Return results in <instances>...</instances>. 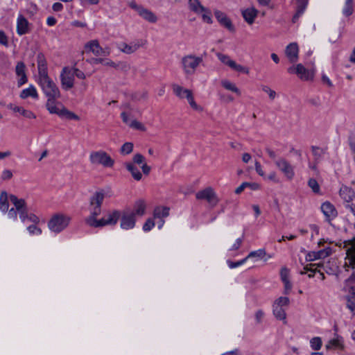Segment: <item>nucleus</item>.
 Masks as SVG:
<instances>
[{
  "instance_id": "47",
  "label": "nucleus",
  "mask_w": 355,
  "mask_h": 355,
  "mask_svg": "<svg viewBox=\"0 0 355 355\" xmlns=\"http://www.w3.org/2000/svg\"><path fill=\"white\" fill-rule=\"evenodd\" d=\"M189 103L190 106L195 110L202 111V107L197 105L196 101H194V98L193 96L192 92L187 96L186 98Z\"/></svg>"
},
{
  "instance_id": "7",
  "label": "nucleus",
  "mask_w": 355,
  "mask_h": 355,
  "mask_svg": "<svg viewBox=\"0 0 355 355\" xmlns=\"http://www.w3.org/2000/svg\"><path fill=\"white\" fill-rule=\"evenodd\" d=\"M70 220L71 218L67 215L55 214L48 222V227L51 232L59 233L68 226Z\"/></svg>"
},
{
  "instance_id": "31",
  "label": "nucleus",
  "mask_w": 355,
  "mask_h": 355,
  "mask_svg": "<svg viewBox=\"0 0 355 355\" xmlns=\"http://www.w3.org/2000/svg\"><path fill=\"white\" fill-rule=\"evenodd\" d=\"M85 48L89 49L96 56L101 55L102 47L100 46L99 42L96 40H91L85 44Z\"/></svg>"
},
{
  "instance_id": "8",
  "label": "nucleus",
  "mask_w": 355,
  "mask_h": 355,
  "mask_svg": "<svg viewBox=\"0 0 355 355\" xmlns=\"http://www.w3.org/2000/svg\"><path fill=\"white\" fill-rule=\"evenodd\" d=\"M89 161L92 164L102 165L104 167H112L114 164V160L103 150L92 152Z\"/></svg>"
},
{
  "instance_id": "57",
  "label": "nucleus",
  "mask_w": 355,
  "mask_h": 355,
  "mask_svg": "<svg viewBox=\"0 0 355 355\" xmlns=\"http://www.w3.org/2000/svg\"><path fill=\"white\" fill-rule=\"evenodd\" d=\"M12 178V173L9 169H4L1 173V179L3 180H8Z\"/></svg>"
},
{
  "instance_id": "51",
  "label": "nucleus",
  "mask_w": 355,
  "mask_h": 355,
  "mask_svg": "<svg viewBox=\"0 0 355 355\" xmlns=\"http://www.w3.org/2000/svg\"><path fill=\"white\" fill-rule=\"evenodd\" d=\"M289 299L287 297H280L275 300L273 305H277L278 306H285L289 304Z\"/></svg>"
},
{
  "instance_id": "19",
  "label": "nucleus",
  "mask_w": 355,
  "mask_h": 355,
  "mask_svg": "<svg viewBox=\"0 0 355 355\" xmlns=\"http://www.w3.org/2000/svg\"><path fill=\"white\" fill-rule=\"evenodd\" d=\"M30 31V24L28 21L21 15H19L17 19V33L19 35L27 34Z\"/></svg>"
},
{
  "instance_id": "56",
  "label": "nucleus",
  "mask_w": 355,
  "mask_h": 355,
  "mask_svg": "<svg viewBox=\"0 0 355 355\" xmlns=\"http://www.w3.org/2000/svg\"><path fill=\"white\" fill-rule=\"evenodd\" d=\"M0 44L8 46V39L5 33L0 30Z\"/></svg>"
},
{
  "instance_id": "35",
  "label": "nucleus",
  "mask_w": 355,
  "mask_h": 355,
  "mask_svg": "<svg viewBox=\"0 0 355 355\" xmlns=\"http://www.w3.org/2000/svg\"><path fill=\"white\" fill-rule=\"evenodd\" d=\"M221 85L227 90L231 91L235 93L237 96L241 95V90L236 87V85L230 81L229 80L225 79L221 80Z\"/></svg>"
},
{
  "instance_id": "41",
  "label": "nucleus",
  "mask_w": 355,
  "mask_h": 355,
  "mask_svg": "<svg viewBox=\"0 0 355 355\" xmlns=\"http://www.w3.org/2000/svg\"><path fill=\"white\" fill-rule=\"evenodd\" d=\"M354 12V2L353 0H345V4L343 8V14L345 17H349L352 15Z\"/></svg>"
},
{
  "instance_id": "2",
  "label": "nucleus",
  "mask_w": 355,
  "mask_h": 355,
  "mask_svg": "<svg viewBox=\"0 0 355 355\" xmlns=\"http://www.w3.org/2000/svg\"><path fill=\"white\" fill-rule=\"evenodd\" d=\"M120 211L112 210L108 211L100 219H98L97 217L85 218V223L89 227L101 228L107 225H115L120 218Z\"/></svg>"
},
{
  "instance_id": "3",
  "label": "nucleus",
  "mask_w": 355,
  "mask_h": 355,
  "mask_svg": "<svg viewBox=\"0 0 355 355\" xmlns=\"http://www.w3.org/2000/svg\"><path fill=\"white\" fill-rule=\"evenodd\" d=\"M344 248H346L347 257L344 267L347 271L349 268L352 272L349 277L346 279L345 285L347 286H355V240L347 241L344 242Z\"/></svg>"
},
{
  "instance_id": "52",
  "label": "nucleus",
  "mask_w": 355,
  "mask_h": 355,
  "mask_svg": "<svg viewBox=\"0 0 355 355\" xmlns=\"http://www.w3.org/2000/svg\"><path fill=\"white\" fill-rule=\"evenodd\" d=\"M37 224H33L27 227V230L31 235H40L42 234V230L38 227Z\"/></svg>"
},
{
  "instance_id": "21",
  "label": "nucleus",
  "mask_w": 355,
  "mask_h": 355,
  "mask_svg": "<svg viewBox=\"0 0 355 355\" xmlns=\"http://www.w3.org/2000/svg\"><path fill=\"white\" fill-rule=\"evenodd\" d=\"M141 46L139 41L126 44L125 42L119 43L117 47L119 51L126 54H131L135 52Z\"/></svg>"
},
{
  "instance_id": "60",
  "label": "nucleus",
  "mask_w": 355,
  "mask_h": 355,
  "mask_svg": "<svg viewBox=\"0 0 355 355\" xmlns=\"http://www.w3.org/2000/svg\"><path fill=\"white\" fill-rule=\"evenodd\" d=\"M247 260L248 259L245 257L243 259L236 261V262L228 261V266L230 268H235L236 267H239V266L243 265L244 263L246 262Z\"/></svg>"
},
{
  "instance_id": "20",
  "label": "nucleus",
  "mask_w": 355,
  "mask_h": 355,
  "mask_svg": "<svg viewBox=\"0 0 355 355\" xmlns=\"http://www.w3.org/2000/svg\"><path fill=\"white\" fill-rule=\"evenodd\" d=\"M8 108L14 112H17L26 119H36V115L31 110H26L21 106H18L12 103L8 105Z\"/></svg>"
},
{
  "instance_id": "15",
  "label": "nucleus",
  "mask_w": 355,
  "mask_h": 355,
  "mask_svg": "<svg viewBox=\"0 0 355 355\" xmlns=\"http://www.w3.org/2000/svg\"><path fill=\"white\" fill-rule=\"evenodd\" d=\"M287 71L289 73H295L302 80L306 81L313 78V73L306 69L302 64L292 66Z\"/></svg>"
},
{
  "instance_id": "4",
  "label": "nucleus",
  "mask_w": 355,
  "mask_h": 355,
  "mask_svg": "<svg viewBox=\"0 0 355 355\" xmlns=\"http://www.w3.org/2000/svg\"><path fill=\"white\" fill-rule=\"evenodd\" d=\"M202 63V56L191 53L184 55L180 61L182 69L186 76L193 75Z\"/></svg>"
},
{
  "instance_id": "55",
  "label": "nucleus",
  "mask_w": 355,
  "mask_h": 355,
  "mask_svg": "<svg viewBox=\"0 0 355 355\" xmlns=\"http://www.w3.org/2000/svg\"><path fill=\"white\" fill-rule=\"evenodd\" d=\"M155 226V223L152 218H148L146 220L145 223L143 225V230L144 232H148Z\"/></svg>"
},
{
  "instance_id": "45",
  "label": "nucleus",
  "mask_w": 355,
  "mask_h": 355,
  "mask_svg": "<svg viewBox=\"0 0 355 355\" xmlns=\"http://www.w3.org/2000/svg\"><path fill=\"white\" fill-rule=\"evenodd\" d=\"M261 89L268 95V97L271 101H273L277 96L276 92L268 85H262Z\"/></svg>"
},
{
  "instance_id": "18",
  "label": "nucleus",
  "mask_w": 355,
  "mask_h": 355,
  "mask_svg": "<svg viewBox=\"0 0 355 355\" xmlns=\"http://www.w3.org/2000/svg\"><path fill=\"white\" fill-rule=\"evenodd\" d=\"M214 15L220 24V25L225 27L230 31H234V27L231 20L227 17L225 13H224L222 11L216 10L214 11Z\"/></svg>"
},
{
  "instance_id": "14",
  "label": "nucleus",
  "mask_w": 355,
  "mask_h": 355,
  "mask_svg": "<svg viewBox=\"0 0 355 355\" xmlns=\"http://www.w3.org/2000/svg\"><path fill=\"white\" fill-rule=\"evenodd\" d=\"M196 198L198 200H206L211 206H215L218 202L217 196L211 187L197 192Z\"/></svg>"
},
{
  "instance_id": "54",
  "label": "nucleus",
  "mask_w": 355,
  "mask_h": 355,
  "mask_svg": "<svg viewBox=\"0 0 355 355\" xmlns=\"http://www.w3.org/2000/svg\"><path fill=\"white\" fill-rule=\"evenodd\" d=\"M19 214L17 207H12L10 209L8 210V218L15 221L17 219V214Z\"/></svg>"
},
{
  "instance_id": "11",
  "label": "nucleus",
  "mask_w": 355,
  "mask_h": 355,
  "mask_svg": "<svg viewBox=\"0 0 355 355\" xmlns=\"http://www.w3.org/2000/svg\"><path fill=\"white\" fill-rule=\"evenodd\" d=\"M73 74V69L67 67L62 69L60 73V82L64 90H69L73 87L75 79Z\"/></svg>"
},
{
  "instance_id": "62",
  "label": "nucleus",
  "mask_w": 355,
  "mask_h": 355,
  "mask_svg": "<svg viewBox=\"0 0 355 355\" xmlns=\"http://www.w3.org/2000/svg\"><path fill=\"white\" fill-rule=\"evenodd\" d=\"M73 69V76H76L79 79H85V75L83 71L81 70L77 69V68H72Z\"/></svg>"
},
{
  "instance_id": "9",
  "label": "nucleus",
  "mask_w": 355,
  "mask_h": 355,
  "mask_svg": "<svg viewBox=\"0 0 355 355\" xmlns=\"http://www.w3.org/2000/svg\"><path fill=\"white\" fill-rule=\"evenodd\" d=\"M277 168L284 175L287 180H292L295 177L294 166L283 157H279L275 161Z\"/></svg>"
},
{
  "instance_id": "64",
  "label": "nucleus",
  "mask_w": 355,
  "mask_h": 355,
  "mask_svg": "<svg viewBox=\"0 0 355 355\" xmlns=\"http://www.w3.org/2000/svg\"><path fill=\"white\" fill-rule=\"evenodd\" d=\"M243 240L241 239H237L235 241V243L232 245V246L230 248V250H238L241 244H242Z\"/></svg>"
},
{
  "instance_id": "13",
  "label": "nucleus",
  "mask_w": 355,
  "mask_h": 355,
  "mask_svg": "<svg viewBox=\"0 0 355 355\" xmlns=\"http://www.w3.org/2000/svg\"><path fill=\"white\" fill-rule=\"evenodd\" d=\"M120 218V227L123 230H130L135 227L136 219L135 217V213H132L131 210L126 209L122 212L121 211Z\"/></svg>"
},
{
  "instance_id": "50",
  "label": "nucleus",
  "mask_w": 355,
  "mask_h": 355,
  "mask_svg": "<svg viewBox=\"0 0 355 355\" xmlns=\"http://www.w3.org/2000/svg\"><path fill=\"white\" fill-rule=\"evenodd\" d=\"M129 126L135 130L146 131L145 126L141 122L137 120L131 121L129 123Z\"/></svg>"
},
{
  "instance_id": "17",
  "label": "nucleus",
  "mask_w": 355,
  "mask_h": 355,
  "mask_svg": "<svg viewBox=\"0 0 355 355\" xmlns=\"http://www.w3.org/2000/svg\"><path fill=\"white\" fill-rule=\"evenodd\" d=\"M344 290L346 292H348V295L346 296L347 300V307L350 310V311L355 314V286H344Z\"/></svg>"
},
{
  "instance_id": "46",
  "label": "nucleus",
  "mask_w": 355,
  "mask_h": 355,
  "mask_svg": "<svg viewBox=\"0 0 355 355\" xmlns=\"http://www.w3.org/2000/svg\"><path fill=\"white\" fill-rule=\"evenodd\" d=\"M311 347L314 350H319L322 347V340L320 337H314L310 341Z\"/></svg>"
},
{
  "instance_id": "26",
  "label": "nucleus",
  "mask_w": 355,
  "mask_h": 355,
  "mask_svg": "<svg viewBox=\"0 0 355 355\" xmlns=\"http://www.w3.org/2000/svg\"><path fill=\"white\" fill-rule=\"evenodd\" d=\"M131 163H134L135 165H141V168L142 169L144 174H149L150 171V167L148 166L147 164L145 162V157L141 154H135L132 157V162Z\"/></svg>"
},
{
  "instance_id": "24",
  "label": "nucleus",
  "mask_w": 355,
  "mask_h": 355,
  "mask_svg": "<svg viewBox=\"0 0 355 355\" xmlns=\"http://www.w3.org/2000/svg\"><path fill=\"white\" fill-rule=\"evenodd\" d=\"M331 253V250L327 248L324 250H319L318 252H310L306 256L307 261H313L316 259H322L328 257Z\"/></svg>"
},
{
  "instance_id": "63",
  "label": "nucleus",
  "mask_w": 355,
  "mask_h": 355,
  "mask_svg": "<svg viewBox=\"0 0 355 355\" xmlns=\"http://www.w3.org/2000/svg\"><path fill=\"white\" fill-rule=\"evenodd\" d=\"M265 313L262 310H258L255 313V319L257 323H261L263 318H264Z\"/></svg>"
},
{
  "instance_id": "59",
  "label": "nucleus",
  "mask_w": 355,
  "mask_h": 355,
  "mask_svg": "<svg viewBox=\"0 0 355 355\" xmlns=\"http://www.w3.org/2000/svg\"><path fill=\"white\" fill-rule=\"evenodd\" d=\"M349 148L352 151L353 159L355 162V138L354 137H350L349 139Z\"/></svg>"
},
{
  "instance_id": "6",
  "label": "nucleus",
  "mask_w": 355,
  "mask_h": 355,
  "mask_svg": "<svg viewBox=\"0 0 355 355\" xmlns=\"http://www.w3.org/2000/svg\"><path fill=\"white\" fill-rule=\"evenodd\" d=\"M188 8L196 15H200L204 22L212 24L211 10L202 6L200 0H188Z\"/></svg>"
},
{
  "instance_id": "61",
  "label": "nucleus",
  "mask_w": 355,
  "mask_h": 355,
  "mask_svg": "<svg viewBox=\"0 0 355 355\" xmlns=\"http://www.w3.org/2000/svg\"><path fill=\"white\" fill-rule=\"evenodd\" d=\"M288 275H289V270L286 267H284L281 269L280 271V276L282 281H286L288 280Z\"/></svg>"
},
{
  "instance_id": "29",
  "label": "nucleus",
  "mask_w": 355,
  "mask_h": 355,
  "mask_svg": "<svg viewBox=\"0 0 355 355\" xmlns=\"http://www.w3.org/2000/svg\"><path fill=\"white\" fill-rule=\"evenodd\" d=\"M19 97L21 99H26L28 97H31L33 99H38L39 95L35 87L31 85L28 88L21 90Z\"/></svg>"
},
{
  "instance_id": "23",
  "label": "nucleus",
  "mask_w": 355,
  "mask_h": 355,
  "mask_svg": "<svg viewBox=\"0 0 355 355\" xmlns=\"http://www.w3.org/2000/svg\"><path fill=\"white\" fill-rule=\"evenodd\" d=\"M259 11L254 7L245 8L241 11L244 20L251 25L254 23L255 18L257 17Z\"/></svg>"
},
{
  "instance_id": "30",
  "label": "nucleus",
  "mask_w": 355,
  "mask_h": 355,
  "mask_svg": "<svg viewBox=\"0 0 355 355\" xmlns=\"http://www.w3.org/2000/svg\"><path fill=\"white\" fill-rule=\"evenodd\" d=\"M341 198L347 202H351L355 198V192L349 187H344L340 190Z\"/></svg>"
},
{
  "instance_id": "42",
  "label": "nucleus",
  "mask_w": 355,
  "mask_h": 355,
  "mask_svg": "<svg viewBox=\"0 0 355 355\" xmlns=\"http://www.w3.org/2000/svg\"><path fill=\"white\" fill-rule=\"evenodd\" d=\"M273 314L278 320H286V315L283 307L278 306L277 305H273Z\"/></svg>"
},
{
  "instance_id": "53",
  "label": "nucleus",
  "mask_w": 355,
  "mask_h": 355,
  "mask_svg": "<svg viewBox=\"0 0 355 355\" xmlns=\"http://www.w3.org/2000/svg\"><path fill=\"white\" fill-rule=\"evenodd\" d=\"M308 185L314 193L319 192L320 186H319L318 182L315 179H313V178L309 179L308 181Z\"/></svg>"
},
{
  "instance_id": "22",
  "label": "nucleus",
  "mask_w": 355,
  "mask_h": 355,
  "mask_svg": "<svg viewBox=\"0 0 355 355\" xmlns=\"http://www.w3.org/2000/svg\"><path fill=\"white\" fill-rule=\"evenodd\" d=\"M26 66L24 62H17L15 67V73L17 76L19 77L17 80V85L19 87H21L24 84H25L28 79L25 72Z\"/></svg>"
},
{
  "instance_id": "39",
  "label": "nucleus",
  "mask_w": 355,
  "mask_h": 355,
  "mask_svg": "<svg viewBox=\"0 0 355 355\" xmlns=\"http://www.w3.org/2000/svg\"><path fill=\"white\" fill-rule=\"evenodd\" d=\"M104 65L110 66V67H114L115 69H121L123 71H126L129 69V66L126 62H119L118 63H115L110 60H105Z\"/></svg>"
},
{
  "instance_id": "5",
  "label": "nucleus",
  "mask_w": 355,
  "mask_h": 355,
  "mask_svg": "<svg viewBox=\"0 0 355 355\" xmlns=\"http://www.w3.org/2000/svg\"><path fill=\"white\" fill-rule=\"evenodd\" d=\"M105 190L96 191L89 199L90 214L87 218L98 217L102 212L101 205L105 198L107 197Z\"/></svg>"
},
{
  "instance_id": "28",
  "label": "nucleus",
  "mask_w": 355,
  "mask_h": 355,
  "mask_svg": "<svg viewBox=\"0 0 355 355\" xmlns=\"http://www.w3.org/2000/svg\"><path fill=\"white\" fill-rule=\"evenodd\" d=\"M308 2L309 0H297L296 12L292 19L293 23L297 22L299 17L304 13L307 7Z\"/></svg>"
},
{
  "instance_id": "36",
  "label": "nucleus",
  "mask_w": 355,
  "mask_h": 355,
  "mask_svg": "<svg viewBox=\"0 0 355 355\" xmlns=\"http://www.w3.org/2000/svg\"><path fill=\"white\" fill-rule=\"evenodd\" d=\"M172 88L173 93L180 98H187V96L191 92L190 89H184L182 87L176 84H173L172 85Z\"/></svg>"
},
{
  "instance_id": "32",
  "label": "nucleus",
  "mask_w": 355,
  "mask_h": 355,
  "mask_svg": "<svg viewBox=\"0 0 355 355\" xmlns=\"http://www.w3.org/2000/svg\"><path fill=\"white\" fill-rule=\"evenodd\" d=\"M125 167L135 180L139 181L141 180L142 174L134 163L127 162L125 163Z\"/></svg>"
},
{
  "instance_id": "44",
  "label": "nucleus",
  "mask_w": 355,
  "mask_h": 355,
  "mask_svg": "<svg viewBox=\"0 0 355 355\" xmlns=\"http://www.w3.org/2000/svg\"><path fill=\"white\" fill-rule=\"evenodd\" d=\"M216 56L218 58V59L222 62L225 65H227L228 67H230V68H232L234 61L233 60H232L230 56L227 55H225V54H223V53H218L216 54Z\"/></svg>"
},
{
  "instance_id": "16",
  "label": "nucleus",
  "mask_w": 355,
  "mask_h": 355,
  "mask_svg": "<svg viewBox=\"0 0 355 355\" xmlns=\"http://www.w3.org/2000/svg\"><path fill=\"white\" fill-rule=\"evenodd\" d=\"M38 79L37 83L48 79L50 77L48 75L47 64L44 55L39 53L37 56Z\"/></svg>"
},
{
  "instance_id": "1",
  "label": "nucleus",
  "mask_w": 355,
  "mask_h": 355,
  "mask_svg": "<svg viewBox=\"0 0 355 355\" xmlns=\"http://www.w3.org/2000/svg\"><path fill=\"white\" fill-rule=\"evenodd\" d=\"M42 92L47 98L46 108L51 114L58 115L61 118L78 121L79 116L68 110L61 103L55 101L60 98V92L57 85L51 78L38 82Z\"/></svg>"
},
{
  "instance_id": "43",
  "label": "nucleus",
  "mask_w": 355,
  "mask_h": 355,
  "mask_svg": "<svg viewBox=\"0 0 355 355\" xmlns=\"http://www.w3.org/2000/svg\"><path fill=\"white\" fill-rule=\"evenodd\" d=\"M266 254V252L264 249H259L257 250L250 252L246 257V259H249L251 258H256L258 259H261L265 257Z\"/></svg>"
},
{
  "instance_id": "58",
  "label": "nucleus",
  "mask_w": 355,
  "mask_h": 355,
  "mask_svg": "<svg viewBox=\"0 0 355 355\" xmlns=\"http://www.w3.org/2000/svg\"><path fill=\"white\" fill-rule=\"evenodd\" d=\"M254 166H255V171H256V172L260 176H261L263 178H266L265 172L263 171L261 164L259 162L256 161L255 164H254Z\"/></svg>"
},
{
  "instance_id": "49",
  "label": "nucleus",
  "mask_w": 355,
  "mask_h": 355,
  "mask_svg": "<svg viewBox=\"0 0 355 355\" xmlns=\"http://www.w3.org/2000/svg\"><path fill=\"white\" fill-rule=\"evenodd\" d=\"M133 150V144L130 142L125 143L121 148V153L124 155H128L132 153Z\"/></svg>"
},
{
  "instance_id": "33",
  "label": "nucleus",
  "mask_w": 355,
  "mask_h": 355,
  "mask_svg": "<svg viewBox=\"0 0 355 355\" xmlns=\"http://www.w3.org/2000/svg\"><path fill=\"white\" fill-rule=\"evenodd\" d=\"M146 209V205L144 200H138L135 202L134 205V210L132 211V213H135V216L136 215L141 216L145 214Z\"/></svg>"
},
{
  "instance_id": "27",
  "label": "nucleus",
  "mask_w": 355,
  "mask_h": 355,
  "mask_svg": "<svg viewBox=\"0 0 355 355\" xmlns=\"http://www.w3.org/2000/svg\"><path fill=\"white\" fill-rule=\"evenodd\" d=\"M321 210L324 215L329 219H333L337 216L336 209L334 206L329 202L322 203Z\"/></svg>"
},
{
  "instance_id": "48",
  "label": "nucleus",
  "mask_w": 355,
  "mask_h": 355,
  "mask_svg": "<svg viewBox=\"0 0 355 355\" xmlns=\"http://www.w3.org/2000/svg\"><path fill=\"white\" fill-rule=\"evenodd\" d=\"M231 69L245 74H248L250 73L249 69L248 67L239 64L235 61Z\"/></svg>"
},
{
  "instance_id": "37",
  "label": "nucleus",
  "mask_w": 355,
  "mask_h": 355,
  "mask_svg": "<svg viewBox=\"0 0 355 355\" xmlns=\"http://www.w3.org/2000/svg\"><path fill=\"white\" fill-rule=\"evenodd\" d=\"M327 349H343V338L340 336H337L336 338L330 340L327 344L326 345Z\"/></svg>"
},
{
  "instance_id": "10",
  "label": "nucleus",
  "mask_w": 355,
  "mask_h": 355,
  "mask_svg": "<svg viewBox=\"0 0 355 355\" xmlns=\"http://www.w3.org/2000/svg\"><path fill=\"white\" fill-rule=\"evenodd\" d=\"M9 199L12 204L17 207L19 218L22 223H26L28 220V210L26 202L24 199L19 198L15 195H10Z\"/></svg>"
},
{
  "instance_id": "38",
  "label": "nucleus",
  "mask_w": 355,
  "mask_h": 355,
  "mask_svg": "<svg viewBox=\"0 0 355 355\" xmlns=\"http://www.w3.org/2000/svg\"><path fill=\"white\" fill-rule=\"evenodd\" d=\"M9 208V203L8 200V193L3 191L0 193V211L6 213Z\"/></svg>"
},
{
  "instance_id": "25",
  "label": "nucleus",
  "mask_w": 355,
  "mask_h": 355,
  "mask_svg": "<svg viewBox=\"0 0 355 355\" xmlns=\"http://www.w3.org/2000/svg\"><path fill=\"white\" fill-rule=\"evenodd\" d=\"M298 46L297 43H291L286 49V55L289 59L290 62H295L298 58Z\"/></svg>"
},
{
  "instance_id": "34",
  "label": "nucleus",
  "mask_w": 355,
  "mask_h": 355,
  "mask_svg": "<svg viewBox=\"0 0 355 355\" xmlns=\"http://www.w3.org/2000/svg\"><path fill=\"white\" fill-rule=\"evenodd\" d=\"M170 209L167 207H157L153 211L154 218L162 219L166 218L169 215Z\"/></svg>"
},
{
  "instance_id": "12",
  "label": "nucleus",
  "mask_w": 355,
  "mask_h": 355,
  "mask_svg": "<svg viewBox=\"0 0 355 355\" xmlns=\"http://www.w3.org/2000/svg\"><path fill=\"white\" fill-rule=\"evenodd\" d=\"M129 6L132 9L135 10L140 17L148 22L155 23L157 21V17L153 12L146 8H144L140 5L137 4L136 2H130Z\"/></svg>"
},
{
  "instance_id": "40",
  "label": "nucleus",
  "mask_w": 355,
  "mask_h": 355,
  "mask_svg": "<svg viewBox=\"0 0 355 355\" xmlns=\"http://www.w3.org/2000/svg\"><path fill=\"white\" fill-rule=\"evenodd\" d=\"M311 150L314 157V161L316 163H319L322 159L323 156L325 154V150L317 146H312Z\"/></svg>"
}]
</instances>
